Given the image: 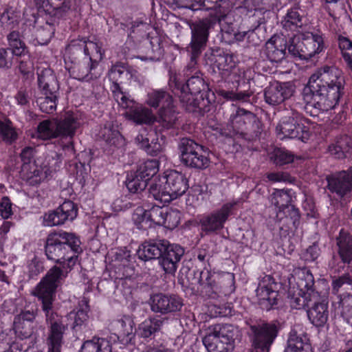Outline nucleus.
I'll return each mask as SVG.
<instances>
[{
    "label": "nucleus",
    "instance_id": "f257e3e1",
    "mask_svg": "<svg viewBox=\"0 0 352 352\" xmlns=\"http://www.w3.org/2000/svg\"><path fill=\"white\" fill-rule=\"evenodd\" d=\"M344 77L342 72L334 66L324 65L318 69L309 78L302 91L305 106L296 103V108L313 107L316 111H327L334 108L343 94Z\"/></svg>",
    "mask_w": 352,
    "mask_h": 352
},
{
    "label": "nucleus",
    "instance_id": "f03ea898",
    "mask_svg": "<svg viewBox=\"0 0 352 352\" xmlns=\"http://www.w3.org/2000/svg\"><path fill=\"white\" fill-rule=\"evenodd\" d=\"M62 273L63 271L59 267H52L32 292V294L41 301L42 309L45 314L46 320L50 323L46 340L47 352H60L63 335L67 329V326L63 324L52 311L55 292Z\"/></svg>",
    "mask_w": 352,
    "mask_h": 352
},
{
    "label": "nucleus",
    "instance_id": "7ed1b4c3",
    "mask_svg": "<svg viewBox=\"0 0 352 352\" xmlns=\"http://www.w3.org/2000/svg\"><path fill=\"white\" fill-rule=\"evenodd\" d=\"M80 243L79 238L74 233L54 232L47 238L45 254L48 259L59 263L67 272L75 265L78 254L82 252Z\"/></svg>",
    "mask_w": 352,
    "mask_h": 352
},
{
    "label": "nucleus",
    "instance_id": "20e7f679",
    "mask_svg": "<svg viewBox=\"0 0 352 352\" xmlns=\"http://www.w3.org/2000/svg\"><path fill=\"white\" fill-rule=\"evenodd\" d=\"M188 188V180L183 174L175 170H167L153 178L149 192L155 200L166 204L183 195Z\"/></svg>",
    "mask_w": 352,
    "mask_h": 352
},
{
    "label": "nucleus",
    "instance_id": "39448f33",
    "mask_svg": "<svg viewBox=\"0 0 352 352\" xmlns=\"http://www.w3.org/2000/svg\"><path fill=\"white\" fill-rule=\"evenodd\" d=\"M292 286L288 291V298L292 308L300 309L308 307L311 299H317L321 294L314 285V278L307 268H297L289 279Z\"/></svg>",
    "mask_w": 352,
    "mask_h": 352
},
{
    "label": "nucleus",
    "instance_id": "423d86ee",
    "mask_svg": "<svg viewBox=\"0 0 352 352\" xmlns=\"http://www.w3.org/2000/svg\"><path fill=\"white\" fill-rule=\"evenodd\" d=\"M287 49L293 56L308 60L324 50L322 34L313 32L294 34L288 41Z\"/></svg>",
    "mask_w": 352,
    "mask_h": 352
},
{
    "label": "nucleus",
    "instance_id": "0eeeda50",
    "mask_svg": "<svg viewBox=\"0 0 352 352\" xmlns=\"http://www.w3.org/2000/svg\"><path fill=\"white\" fill-rule=\"evenodd\" d=\"M235 331L230 324H214L206 329L203 343L208 352H231Z\"/></svg>",
    "mask_w": 352,
    "mask_h": 352
},
{
    "label": "nucleus",
    "instance_id": "6e6552de",
    "mask_svg": "<svg viewBox=\"0 0 352 352\" xmlns=\"http://www.w3.org/2000/svg\"><path fill=\"white\" fill-rule=\"evenodd\" d=\"M215 23V20L205 18L190 25L191 39L187 47V51L190 56V62L188 66V69H190L195 66L196 59L206 47L210 31L214 28Z\"/></svg>",
    "mask_w": 352,
    "mask_h": 352
},
{
    "label": "nucleus",
    "instance_id": "1a4fd4ad",
    "mask_svg": "<svg viewBox=\"0 0 352 352\" xmlns=\"http://www.w3.org/2000/svg\"><path fill=\"white\" fill-rule=\"evenodd\" d=\"M305 119L297 111L292 110L291 115L281 118L276 126V132L280 139L297 138L305 142L308 139L309 130L304 125Z\"/></svg>",
    "mask_w": 352,
    "mask_h": 352
},
{
    "label": "nucleus",
    "instance_id": "9d476101",
    "mask_svg": "<svg viewBox=\"0 0 352 352\" xmlns=\"http://www.w3.org/2000/svg\"><path fill=\"white\" fill-rule=\"evenodd\" d=\"M181 161L186 166L195 168H205L208 166V159L205 155L204 147L194 140L183 138L179 144Z\"/></svg>",
    "mask_w": 352,
    "mask_h": 352
},
{
    "label": "nucleus",
    "instance_id": "9b49d317",
    "mask_svg": "<svg viewBox=\"0 0 352 352\" xmlns=\"http://www.w3.org/2000/svg\"><path fill=\"white\" fill-rule=\"evenodd\" d=\"M239 200H232L224 204L219 209L202 217L200 226L202 231L211 233L222 229L228 217L232 214L234 206Z\"/></svg>",
    "mask_w": 352,
    "mask_h": 352
},
{
    "label": "nucleus",
    "instance_id": "f8f14e48",
    "mask_svg": "<svg viewBox=\"0 0 352 352\" xmlns=\"http://www.w3.org/2000/svg\"><path fill=\"white\" fill-rule=\"evenodd\" d=\"M174 83L175 86V94L178 96L181 102L187 108L196 107L198 103L195 96L199 94L204 89L205 83L204 80L198 76H193L190 78L186 85H182L175 78Z\"/></svg>",
    "mask_w": 352,
    "mask_h": 352
},
{
    "label": "nucleus",
    "instance_id": "ddd939ff",
    "mask_svg": "<svg viewBox=\"0 0 352 352\" xmlns=\"http://www.w3.org/2000/svg\"><path fill=\"white\" fill-rule=\"evenodd\" d=\"M276 284L270 276H265L256 290L258 303L263 309H271L277 302Z\"/></svg>",
    "mask_w": 352,
    "mask_h": 352
},
{
    "label": "nucleus",
    "instance_id": "4468645a",
    "mask_svg": "<svg viewBox=\"0 0 352 352\" xmlns=\"http://www.w3.org/2000/svg\"><path fill=\"white\" fill-rule=\"evenodd\" d=\"M71 57L69 58V55L65 52L66 64L67 65V61H70L72 64L71 66L66 67L71 76L80 80L87 81L97 78V75L91 72L97 65V62H93L91 57H85L83 61L78 63L76 62L75 55H72Z\"/></svg>",
    "mask_w": 352,
    "mask_h": 352
},
{
    "label": "nucleus",
    "instance_id": "2eb2a0df",
    "mask_svg": "<svg viewBox=\"0 0 352 352\" xmlns=\"http://www.w3.org/2000/svg\"><path fill=\"white\" fill-rule=\"evenodd\" d=\"M77 216V208L71 201H65L58 208L46 213L43 217L45 226H55L63 224L66 221L74 220Z\"/></svg>",
    "mask_w": 352,
    "mask_h": 352
},
{
    "label": "nucleus",
    "instance_id": "dca6fc26",
    "mask_svg": "<svg viewBox=\"0 0 352 352\" xmlns=\"http://www.w3.org/2000/svg\"><path fill=\"white\" fill-rule=\"evenodd\" d=\"M164 248L159 261L163 270L168 274H174L178 267V263L184 254V250L177 244H170L164 240Z\"/></svg>",
    "mask_w": 352,
    "mask_h": 352
},
{
    "label": "nucleus",
    "instance_id": "f3484780",
    "mask_svg": "<svg viewBox=\"0 0 352 352\" xmlns=\"http://www.w3.org/2000/svg\"><path fill=\"white\" fill-rule=\"evenodd\" d=\"M253 344L262 352H269V348L277 336L278 328L274 323H265L261 326H252Z\"/></svg>",
    "mask_w": 352,
    "mask_h": 352
},
{
    "label": "nucleus",
    "instance_id": "a211bd4d",
    "mask_svg": "<svg viewBox=\"0 0 352 352\" xmlns=\"http://www.w3.org/2000/svg\"><path fill=\"white\" fill-rule=\"evenodd\" d=\"M291 197L287 191L285 190H275L271 195V202L276 208H278L277 215L278 216L282 212L286 214L293 221L294 226H296L299 220V211L293 206L289 205L291 202Z\"/></svg>",
    "mask_w": 352,
    "mask_h": 352
},
{
    "label": "nucleus",
    "instance_id": "6ab92c4d",
    "mask_svg": "<svg viewBox=\"0 0 352 352\" xmlns=\"http://www.w3.org/2000/svg\"><path fill=\"white\" fill-rule=\"evenodd\" d=\"M317 299H311L307 307V316L310 322L316 327L323 326L328 320V299L325 294L318 295Z\"/></svg>",
    "mask_w": 352,
    "mask_h": 352
},
{
    "label": "nucleus",
    "instance_id": "aec40b11",
    "mask_svg": "<svg viewBox=\"0 0 352 352\" xmlns=\"http://www.w3.org/2000/svg\"><path fill=\"white\" fill-rule=\"evenodd\" d=\"M151 310L156 313L167 314L180 310L183 303L182 299L174 295L156 294L151 298Z\"/></svg>",
    "mask_w": 352,
    "mask_h": 352
},
{
    "label": "nucleus",
    "instance_id": "412c9836",
    "mask_svg": "<svg viewBox=\"0 0 352 352\" xmlns=\"http://www.w3.org/2000/svg\"><path fill=\"white\" fill-rule=\"evenodd\" d=\"M328 188L340 197H343L352 190V169L340 171L327 178Z\"/></svg>",
    "mask_w": 352,
    "mask_h": 352
},
{
    "label": "nucleus",
    "instance_id": "4be33fe9",
    "mask_svg": "<svg viewBox=\"0 0 352 352\" xmlns=\"http://www.w3.org/2000/svg\"><path fill=\"white\" fill-rule=\"evenodd\" d=\"M294 89L289 83L274 82L265 89V102L271 105H277L292 96Z\"/></svg>",
    "mask_w": 352,
    "mask_h": 352
},
{
    "label": "nucleus",
    "instance_id": "5701e85b",
    "mask_svg": "<svg viewBox=\"0 0 352 352\" xmlns=\"http://www.w3.org/2000/svg\"><path fill=\"white\" fill-rule=\"evenodd\" d=\"M93 51H96L98 57L102 58L101 47L98 43L91 41L85 39L73 41L66 48V53L69 55V58H72V55H77L78 56L85 55V57H91V52Z\"/></svg>",
    "mask_w": 352,
    "mask_h": 352
},
{
    "label": "nucleus",
    "instance_id": "b1692460",
    "mask_svg": "<svg viewBox=\"0 0 352 352\" xmlns=\"http://www.w3.org/2000/svg\"><path fill=\"white\" fill-rule=\"evenodd\" d=\"M136 143L151 155H157L164 148V141L162 138H159L158 135L151 131L146 134H138L135 138Z\"/></svg>",
    "mask_w": 352,
    "mask_h": 352
},
{
    "label": "nucleus",
    "instance_id": "393cba45",
    "mask_svg": "<svg viewBox=\"0 0 352 352\" xmlns=\"http://www.w3.org/2000/svg\"><path fill=\"white\" fill-rule=\"evenodd\" d=\"M55 120L59 137L72 138L80 125L78 115L71 111L66 112L62 118Z\"/></svg>",
    "mask_w": 352,
    "mask_h": 352
},
{
    "label": "nucleus",
    "instance_id": "a878e982",
    "mask_svg": "<svg viewBox=\"0 0 352 352\" xmlns=\"http://www.w3.org/2000/svg\"><path fill=\"white\" fill-rule=\"evenodd\" d=\"M34 318V312L29 310L23 311L15 316L13 329L19 338L25 339L32 335V322Z\"/></svg>",
    "mask_w": 352,
    "mask_h": 352
},
{
    "label": "nucleus",
    "instance_id": "bb28decb",
    "mask_svg": "<svg viewBox=\"0 0 352 352\" xmlns=\"http://www.w3.org/2000/svg\"><path fill=\"white\" fill-rule=\"evenodd\" d=\"M38 10H43L46 13L61 18L66 16L72 10V0H43V3L38 4Z\"/></svg>",
    "mask_w": 352,
    "mask_h": 352
},
{
    "label": "nucleus",
    "instance_id": "cd10ccee",
    "mask_svg": "<svg viewBox=\"0 0 352 352\" xmlns=\"http://www.w3.org/2000/svg\"><path fill=\"white\" fill-rule=\"evenodd\" d=\"M97 136L108 145L116 147L123 146L125 142L117 127L110 122L105 123L103 126L100 127Z\"/></svg>",
    "mask_w": 352,
    "mask_h": 352
},
{
    "label": "nucleus",
    "instance_id": "c85d7f7f",
    "mask_svg": "<svg viewBox=\"0 0 352 352\" xmlns=\"http://www.w3.org/2000/svg\"><path fill=\"white\" fill-rule=\"evenodd\" d=\"M110 326L118 338H126V340H131L135 333V323L129 316H124L121 318L114 320Z\"/></svg>",
    "mask_w": 352,
    "mask_h": 352
},
{
    "label": "nucleus",
    "instance_id": "c756f323",
    "mask_svg": "<svg viewBox=\"0 0 352 352\" xmlns=\"http://www.w3.org/2000/svg\"><path fill=\"white\" fill-rule=\"evenodd\" d=\"M165 322L164 318L159 317L147 318L139 324L135 333L143 338H151L160 331Z\"/></svg>",
    "mask_w": 352,
    "mask_h": 352
},
{
    "label": "nucleus",
    "instance_id": "7c9ffc66",
    "mask_svg": "<svg viewBox=\"0 0 352 352\" xmlns=\"http://www.w3.org/2000/svg\"><path fill=\"white\" fill-rule=\"evenodd\" d=\"M164 240L157 241L155 242H145L142 244L138 251L137 255L138 258L142 261H148L155 258H161L163 254L162 250L164 248L163 244Z\"/></svg>",
    "mask_w": 352,
    "mask_h": 352
},
{
    "label": "nucleus",
    "instance_id": "2f4dec72",
    "mask_svg": "<svg viewBox=\"0 0 352 352\" xmlns=\"http://www.w3.org/2000/svg\"><path fill=\"white\" fill-rule=\"evenodd\" d=\"M285 45L280 37H272L265 44V54L272 62L278 63L285 56Z\"/></svg>",
    "mask_w": 352,
    "mask_h": 352
},
{
    "label": "nucleus",
    "instance_id": "473e14b6",
    "mask_svg": "<svg viewBox=\"0 0 352 352\" xmlns=\"http://www.w3.org/2000/svg\"><path fill=\"white\" fill-rule=\"evenodd\" d=\"M285 352H311V346L307 336L303 333L298 334L295 330H292Z\"/></svg>",
    "mask_w": 352,
    "mask_h": 352
},
{
    "label": "nucleus",
    "instance_id": "72a5a7b5",
    "mask_svg": "<svg viewBox=\"0 0 352 352\" xmlns=\"http://www.w3.org/2000/svg\"><path fill=\"white\" fill-rule=\"evenodd\" d=\"M338 254L344 263L352 261V236L344 230H341L336 239Z\"/></svg>",
    "mask_w": 352,
    "mask_h": 352
},
{
    "label": "nucleus",
    "instance_id": "f704fd0d",
    "mask_svg": "<svg viewBox=\"0 0 352 352\" xmlns=\"http://www.w3.org/2000/svg\"><path fill=\"white\" fill-rule=\"evenodd\" d=\"M38 85L45 95L56 92L57 81L52 69L46 68L38 73Z\"/></svg>",
    "mask_w": 352,
    "mask_h": 352
},
{
    "label": "nucleus",
    "instance_id": "c9c22d12",
    "mask_svg": "<svg viewBox=\"0 0 352 352\" xmlns=\"http://www.w3.org/2000/svg\"><path fill=\"white\" fill-rule=\"evenodd\" d=\"M125 116L129 120L136 124H151L155 120V117L151 109L144 107H137L125 113Z\"/></svg>",
    "mask_w": 352,
    "mask_h": 352
},
{
    "label": "nucleus",
    "instance_id": "e433bc0d",
    "mask_svg": "<svg viewBox=\"0 0 352 352\" xmlns=\"http://www.w3.org/2000/svg\"><path fill=\"white\" fill-rule=\"evenodd\" d=\"M89 307L88 302L83 299L78 303L76 310L68 314V319L72 321V328L76 329L78 327L84 325L88 320Z\"/></svg>",
    "mask_w": 352,
    "mask_h": 352
},
{
    "label": "nucleus",
    "instance_id": "4c0bfd02",
    "mask_svg": "<svg viewBox=\"0 0 352 352\" xmlns=\"http://www.w3.org/2000/svg\"><path fill=\"white\" fill-rule=\"evenodd\" d=\"M217 65L221 72L222 75L230 76L233 75L235 80H239L236 77L239 76V69L233 61V58L229 54L219 55L216 60Z\"/></svg>",
    "mask_w": 352,
    "mask_h": 352
},
{
    "label": "nucleus",
    "instance_id": "58836bf2",
    "mask_svg": "<svg viewBox=\"0 0 352 352\" xmlns=\"http://www.w3.org/2000/svg\"><path fill=\"white\" fill-rule=\"evenodd\" d=\"M173 98L169 93L162 90H153L148 93L146 103L152 107L161 108L170 104Z\"/></svg>",
    "mask_w": 352,
    "mask_h": 352
},
{
    "label": "nucleus",
    "instance_id": "ea45409f",
    "mask_svg": "<svg viewBox=\"0 0 352 352\" xmlns=\"http://www.w3.org/2000/svg\"><path fill=\"white\" fill-rule=\"evenodd\" d=\"M283 28L286 31L298 32L302 26V17L296 8L289 10L281 21Z\"/></svg>",
    "mask_w": 352,
    "mask_h": 352
},
{
    "label": "nucleus",
    "instance_id": "a19ab883",
    "mask_svg": "<svg viewBox=\"0 0 352 352\" xmlns=\"http://www.w3.org/2000/svg\"><path fill=\"white\" fill-rule=\"evenodd\" d=\"M112 346L107 338H98L87 340L81 347V352H111Z\"/></svg>",
    "mask_w": 352,
    "mask_h": 352
},
{
    "label": "nucleus",
    "instance_id": "79ce46f5",
    "mask_svg": "<svg viewBox=\"0 0 352 352\" xmlns=\"http://www.w3.org/2000/svg\"><path fill=\"white\" fill-rule=\"evenodd\" d=\"M38 138L47 140L56 138L58 136L56 120H45L39 123L37 126Z\"/></svg>",
    "mask_w": 352,
    "mask_h": 352
},
{
    "label": "nucleus",
    "instance_id": "37998d69",
    "mask_svg": "<svg viewBox=\"0 0 352 352\" xmlns=\"http://www.w3.org/2000/svg\"><path fill=\"white\" fill-rule=\"evenodd\" d=\"M9 48L12 55L22 56L26 51V45L23 41L22 36L17 31H12L7 36Z\"/></svg>",
    "mask_w": 352,
    "mask_h": 352
},
{
    "label": "nucleus",
    "instance_id": "c03bdc74",
    "mask_svg": "<svg viewBox=\"0 0 352 352\" xmlns=\"http://www.w3.org/2000/svg\"><path fill=\"white\" fill-rule=\"evenodd\" d=\"M278 0H245L244 6L249 10H254L260 15L274 8Z\"/></svg>",
    "mask_w": 352,
    "mask_h": 352
},
{
    "label": "nucleus",
    "instance_id": "a18cd8bd",
    "mask_svg": "<svg viewBox=\"0 0 352 352\" xmlns=\"http://www.w3.org/2000/svg\"><path fill=\"white\" fill-rule=\"evenodd\" d=\"M160 122L167 128L173 126L177 120V113L175 109L173 100L170 105L161 108L160 110Z\"/></svg>",
    "mask_w": 352,
    "mask_h": 352
},
{
    "label": "nucleus",
    "instance_id": "49530a36",
    "mask_svg": "<svg viewBox=\"0 0 352 352\" xmlns=\"http://www.w3.org/2000/svg\"><path fill=\"white\" fill-rule=\"evenodd\" d=\"M160 163L157 160H147L140 164L136 171L142 177L148 182L151 178V181L156 177L155 174L159 170Z\"/></svg>",
    "mask_w": 352,
    "mask_h": 352
},
{
    "label": "nucleus",
    "instance_id": "de8ad7c7",
    "mask_svg": "<svg viewBox=\"0 0 352 352\" xmlns=\"http://www.w3.org/2000/svg\"><path fill=\"white\" fill-rule=\"evenodd\" d=\"M126 186L131 192L138 193L145 189L147 181L135 172L127 176Z\"/></svg>",
    "mask_w": 352,
    "mask_h": 352
},
{
    "label": "nucleus",
    "instance_id": "09e8293b",
    "mask_svg": "<svg viewBox=\"0 0 352 352\" xmlns=\"http://www.w3.org/2000/svg\"><path fill=\"white\" fill-rule=\"evenodd\" d=\"M132 221L138 229H145L151 223L149 222V210L139 206L136 208L132 214Z\"/></svg>",
    "mask_w": 352,
    "mask_h": 352
},
{
    "label": "nucleus",
    "instance_id": "8fccbe9b",
    "mask_svg": "<svg viewBox=\"0 0 352 352\" xmlns=\"http://www.w3.org/2000/svg\"><path fill=\"white\" fill-rule=\"evenodd\" d=\"M338 46L344 60L352 71V42L346 37L339 36Z\"/></svg>",
    "mask_w": 352,
    "mask_h": 352
},
{
    "label": "nucleus",
    "instance_id": "3c124183",
    "mask_svg": "<svg viewBox=\"0 0 352 352\" xmlns=\"http://www.w3.org/2000/svg\"><path fill=\"white\" fill-rule=\"evenodd\" d=\"M131 77V72L124 66L119 65H113L109 72V78L111 82L122 83L124 79H129Z\"/></svg>",
    "mask_w": 352,
    "mask_h": 352
},
{
    "label": "nucleus",
    "instance_id": "603ef678",
    "mask_svg": "<svg viewBox=\"0 0 352 352\" xmlns=\"http://www.w3.org/2000/svg\"><path fill=\"white\" fill-rule=\"evenodd\" d=\"M251 113L243 109H236L234 113L230 116V123L236 131H239L243 126L246 124L248 116Z\"/></svg>",
    "mask_w": 352,
    "mask_h": 352
},
{
    "label": "nucleus",
    "instance_id": "864d4df0",
    "mask_svg": "<svg viewBox=\"0 0 352 352\" xmlns=\"http://www.w3.org/2000/svg\"><path fill=\"white\" fill-rule=\"evenodd\" d=\"M37 103L43 112L52 113L56 108V96L55 93L48 94L45 97L39 98Z\"/></svg>",
    "mask_w": 352,
    "mask_h": 352
},
{
    "label": "nucleus",
    "instance_id": "5fc2aeb1",
    "mask_svg": "<svg viewBox=\"0 0 352 352\" xmlns=\"http://www.w3.org/2000/svg\"><path fill=\"white\" fill-rule=\"evenodd\" d=\"M341 315L344 320L352 326V294L344 296L340 300Z\"/></svg>",
    "mask_w": 352,
    "mask_h": 352
},
{
    "label": "nucleus",
    "instance_id": "6e6d98bb",
    "mask_svg": "<svg viewBox=\"0 0 352 352\" xmlns=\"http://www.w3.org/2000/svg\"><path fill=\"white\" fill-rule=\"evenodd\" d=\"M181 214L179 210L172 208H164V223L163 226L168 229H174L180 221Z\"/></svg>",
    "mask_w": 352,
    "mask_h": 352
},
{
    "label": "nucleus",
    "instance_id": "4d7b16f0",
    "mask_svg": "<svg viewBox=\"0 0 352 352\" xmlns=\"http://www.w3.org/2000/svg\"><path fill=\"white\" fill-rule=\"evenodd\" d=\"M54 33V29L53 26L49 23H47L45 26L38 29L36 34L38 44H47L50 41Z\"/></svg>",
    "mask_w": 352,
    "mask_h": 352
},
{
    "label": "nucleus",
    "instance_id": "13d9d810",
    "mask_svg": "<svg viewBox=\"0 0 352 352\" xmlns=\"http://www.w3.org/2000/svg\"><path fill=\"white\" fill-rule=\"evenodd\" d=\"M294 160V155L289 151L278 149L274 152V161L276 165H285L292 162Z\"/></svg>",
    "mask_w": 352,
    "mask_h": 352
},
{
    "label": "nucleus",
    "instance_id": "bf43d9fd",
    "mask_svg": "<svg viewBox=\"0 0 352 352\" xmlns=\"http://www.w3.org/2000/svg\"><path fill=\"white\" fill-rule=\"evenodd\" d=\"M164 208L159 206L153 207L149 210V222L163 226L164 223Z\"/></svg>",
    "mask_w": 352,
    "mask_h": 352
},
{
    "label": "nucleus",
    "instance_id": "052dcab7",
    "mask_svg": "<svg viewBox=\"0 0 352 352\" xmlns=\"http://www.w3.org/2000/svg\"><path fill=\"white\" fill-rule=\"evenodd\" d=\"M335 143L338 148L344 151L347 156L350 155L352 150V137L346 135H342L336 138Z\"/></svg>",
    "mask_w": 352,
    "mask_h": 352
},
{
    "label": "nucleus",
    "instance_id": "680f3d73",
    "mask_svg": "<svg viewBox=\"0 0 352 352\" xmlns=\"http://www.w3.org/2000/svg\"><path fill=\"white\" fill-rule=\"evenodd\" d=\"M0 134L3 140L12 142L16 140L17 133L12 127L0 121Z\"/></svg>",
    "mask_w": 352,
    "mask_h": 352
},
{
    "label": "nucleus",
    "instance_id": "e2e57ef3",
    "mask_svg": "<svg viewBox=\"0 0 352 352\" xmlns=\"http://www.w3.org/2000/svg\"><path fill=\"white\" fill-rule=\"evenodd\" d=\"M12 203L8 197H3L0 200V217L6 219L12 215Z\"/></svg>",
    "mask_w": 352,
    "mask_h": 352
},
{
    "label": "nucleus",
    "instance_id": "0e129e2a",
    "mask_svg": "<svg viewBox=\"0 0 352 352\" xmlns=\"http://www.w3.org/2000/svg\"><path fill=\"white\" fill-rule=\"evenodd\" d=\"M218 93L223 98L231 100H245L250 96L248 94L244 92L236 93L232 91H226L223 89L219 90Z\"/></svg>",
    "mask_w": 352,
    "mask_h": 352
},
{
    "label": "nucleus",
    "instance_id": "69168bd1",
    "mask_svg": "<svg viewBox=\"0 0 352 352\" xmlns=\"http://www.w3.org/2000/svg\"><path fill=\"white\" fill-rule=\"evenodd\" d=\"M13 55H10L8 49L0 48V69H9L12 65Z\"/></svg>",
    "mask_w": 352,
    "mask_h": 352
},
{
    "label": "nucleus",
    "instance_id": "338daca9",
    "mask_svg": "<svg viewBox=\"0 0 352 352\" xmlns=\"http://www.w3.org/2000/svg\"><path fill=\"white\" fill-rule=\"evenodd\" d=\"M61 163L60 157L58 154L54 153V155L52 156V161L49 160L48 167L45 166V169H43L45 177L47 175H50L53 172H56L58 168L60 167V164Z\"/></svg>",
    "mask_w": 352,
    "mask_h": 352
},
{
    "label": "nucleus",
    "instance_id": "774afa93",
    "mask_svg": "<svg viewBox=\"0 0 352 352\" xmlns=\"http://www.w3.org/2000/svg\"><path fill=\"white\" fill-rule=\"evenodd\" d=\"M320 255V248L316 245L309 246L303 253L302 257L306 261H314Z\"/></svg>",
    "mask_w": 352,
    "mask_h": 352
}]
</instances>
